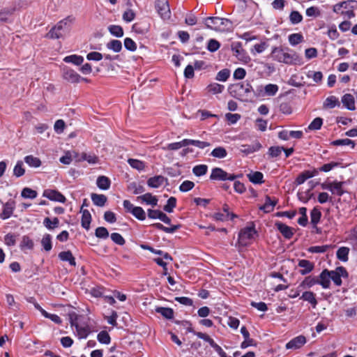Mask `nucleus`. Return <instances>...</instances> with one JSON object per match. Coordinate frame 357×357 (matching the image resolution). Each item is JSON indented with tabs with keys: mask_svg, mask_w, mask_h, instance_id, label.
<instances>
[{
	"mask_svg": "<svg viewBox=\"0 0 357 357\" xmlns=\"http://www.w3.org/2000/svg\"><path fill=\"white\" fill-rule=\"evenodd\" d=\"M63 61L75 66H80L84 62V57L80 55L72 54L65 56Z\"/></svg>",
	"mask_w": 357,
	"mask_h": 357,
	"instance_id": "obj_34",
	"label": "nucleus"
},
{
	"mask_svg": "<svg viewBox=\"0 0 357 357\" xmlns=\"http://www.w3.org/2000/svg\"><path fill=\"white\" fill-rule=\"evenodd\" d=\"M231 50L234 56H236L240 61L247 62L250 58L247 55L245 51L242 48L240 43H237L231 47Z\"/></svg>",
	"mask_w": 357,
	"mask_h": 357,
	"instance_id": "obj_19",
	"label": "nucleus"
},
{
	"mask_svg": "<svg viewBox=\"0 0 357 357\" xmlns=\"http://www.w3.org/2000/svg\"><path fill=\"white\" fill-rule=\"evenodd\" d=\"M82 160L87 161L89 164L94 165L98 162V158L93 153H83Z\"/></svg>",
	"mask_w": 357,
	"mask_h": 357,
	"instance_id": "obj_57",
	"label": "nucleus"
},
{
	"mask_svg": "<svg viewBox=\"0 0 357 357\" xmlns=\"http://www.w3.org/2000/svg\"><path fill=\"white\" fill-rule=\"evenodd\" d=\"M241 333L244 338V341L241 344V349H245L254 344V340L250 338V333L245 326L241 328Z\"/></svg>",
	"mask_w": 357,
	"mask_h": 357,
	"instance_id": "obj_22",
	"label": "nucleus"
},
{
	"mask_svg": "<svg viewBox=\"0 0 357 357\" xmlns=\"http://www.w3.org/2000/svg\"><path fill=\"white\" fill-rule=\"evenodd\" d=\"M167 178L162 175L151 177L147 180V185L151 188H158L162 186Z\"/></svg>",
	"mask_w": 357,
	"mask_h": 357,
	"instance_id": "obj_21",
	"label": "nucleus"
},
{
	"mask_svg": "<svg viewBox=\"0 0 357 357\" xmlns=\"http://www.w3.org/2000/svg\"><path fill=\"white\" fill-rule=\"evenodd\" d=\"M300 299H302L310 303L312 308H315L318 303L315 297V294L310 291L303 292Z\"/></svg>",
	"mask_w": 357,
	"mask_h": 357,
	"instance_id": "obj_27",
	"label": "nucleus"
},
{
	"mask_svg": "<svg viewBox=\"0 0 357 357\" xmlns=\"http://www.w3.org/2000/svg\"><path fill=\"white\" fill-rule=\"evenodd\" d=\"M230 94L241 101L246 102L255 96V91L248 82L231 84L229 87Z\"/></svg>",
	"mask_w": 357,
	"mask_h": 357,
	"instance_id": "obj_2",
	"label": "nucleus"
},
{
	"mask_svg": "<svg viewBox=\"0 0 357 357\" xmlns=\"http://www.w3.org/2000/svg\"><path fill=\"white\" fill-rule=\"evenodd\" d=\"M330 276L331 278V280H332L334 284L339 287L342 285V281L341 278H347L348 277V273L345 268L343 266H339L335 268L334 271H329Z\"/></svg>",
	"mask_w": 357,
	"mask_h": 357,
	"instance_id": "obj_10",
	"label": "nucleus"
},
{
	"mask_svg": "<svg viewBox=\"0 0 357 357\" xmlns=\"http://www.w3.org/2000/svg\"><path fill=\"white\" fill-rule=\"evenodd\" d=\"M257 231L254 225L242 229L238 234V242L243 245H247L254 238Z\"/></svg>",
	"mask_w": 357,
	"mask_h": 357,
	"instance_id": "obj_7",
	"label": "nucleus"
},
{
	"mask_svg": "<svg viewBox=\"0 0 357 357\" xmlns=\"http://www.w3.org/2000/svg\"><path fill=\"white\" fill-rule=\"evenodd\" d=\"M176 206V199L171 197L167 199V204L164 206V211L167 213H172Z\"/></svg>",
	"mask_w": 357,
	"mask_h": 357,
	"instance_id": "obj_60",
	"label": "nucleus"
},
{
	"mask_svg": "<svg viewBox=\"0 0 357 357\" xmlns=\"http://www.w3.org/2000/svg\"><path fill=\"white\" fill-rule=\"evenodd\" d=\"M185 146H187L186 139H184L180 142L168 144L166 149L167 150L176 151Z\"/></svg>",
	"mask_w": 357,
	"mask_h": 357,
	"instance_id": "obj_54",
	"label": "nucleus"
},
{
	"mask_svg": "<svg viewBox=\"0 0 357 357\" xmlns=\"http://www.w3.org/2000/svg\"><path fill=\"white\" fill-rule=\"evenodd\" d=\"M289 20L292 24H297L302 22V15L296 10H293L289 15Z\"/></svg>",
	"mask_w": 357,
	"mask_h": 357,
	"instance_id": "obj_56",
	"label": "nucleus"
},
{
	"mask_svg": "<svg viewBox=\"0 0 357 357\" xmlns=\"http://www.w3.org/2000/svg\"><path fill=\"white\" fill-rule=\"evenodd\" d=\"M96 184L100 189L106 190L110 188L111 181L108 177L100 176L97 178Z\"/></svg>",
	"mask_w": 357,
	"mask_h": 357,
	"instance_id": "obj_35",
	"label": "nucleus"
},
{
	"mask_svg": "<svg viewBox=\"0 0 357 357\" xmlns=\"http://www.w3.org/2000/svg\"><path fill=\"white\" fill-rule=\"evenodd\" d=\"M323 124V119L320 117L315 118L308 126L307 130H317L321 128Z\"/></svg>",
	"mask_w": 357,
	"mask_h": 357,
	"instance_id": "obj_55",
	"label": "nucleus"
},
{
	"mask_svg": "<svg viewBox=\"0 0 357 357\" xmlns=\"http://www.w3.org/2000/svg\"><path fill=\"white\" fill-rule=\"evenodd\" d=\"M319 171L316 169L312 170H305L301 172L296 178L295 183L297 185H301L308 178H312L318 174Z\"/></svg>",
	"mask_w": 357,
	"mask_h": 357,
	"instance_id": "obj_15",
	"label": "nucleus"
},
{
	"mask_svg": "<svg viewBox=\"0 0 357 357\" xmlns=\"http://www.w3.org/2000/svg\"><path fill=\"white\" fill-rule=\"evenodd\" d=\"M278 200H272L269 196H266L265 203L259 207V209L265 213H271L273 211L275 206L277 204Z\"/></svg>",
	"mask_w": 357,
	"mask_h": 357,
	"instance_id": "obj_26",
	"label": "nucleus"
},
{
	"mask_svg": "<svg viewBox=\"0 0 357 357\" xmlns=\"http://www.w3.org/2000/svg\"><path fill=\"white\" fill-rule=\"evenodd\" d=\"M58 257L60 260L63 261H68L70 266H76L75 259L70 250L61 252Z\"/></svg>",
	"mask_w": 357,
	"mask_h": 357,
	"instance_id": "obj_29",
	"label": "nucleus"
},
{
	"mask_svg": "<svg viewBox=\"0 0 357 357\" xmlns=\"http://www.w3.org/2000/svg\"><path fill=\"white\" fill-rule=\"evenodd\" d=\"M241 175H236L234 174L227 173L226 171L220 167H214L211 170L210 179L211 181H235V179Z\"/></svg>",
	"mask_w": 357,
	"mask_h": 357,
	"instance_id": "obj_6",
	"label": "nucleus"
},
{
	"mask_svg": "<svg viewBox=\"0 0 357 357\" xmlns=\"http://www.w3.org/2000/svg\"><path fill=\"white\" fill-rule=\"evenodd\" d=\"M137 200L140 201L142 203H146L148 205H151L152 206H157L158 202L157 197L152 195L149 192L137 197Z\"/></svg>",
	"mask_w": 357,
	"mask_h": 357,
	"instance_id": "obj_20",
	"label": "nucleus"
},
{
	"mask_svg": "<svg viewBox=\"0 0 357 357\" xmlns=\"http://www.w3.org/2000/svg\"><path fill=\"white\" fill-rule=\"evenodd\" d=\"M128 190L132 191L135 195H139L145 191V188L140 184L136 182H131L128 185Z\"/></svg>",
	"mask_w": 357,
	"mask_h": 357,
	"instance_id": "obj_42",
	"label": "nucleus"
},
{
	"mask_svg": "<svg viewBox=\"0 0 357 357\" xmlns=\"http://www.w3.org/2000/svg\"><path fill=\"white\" fill-rule=\"evenodd\" d=\"M349 253V248L341 247L337 251V253H336L337 258L343 262H346L348 261Z\"/></svg>",
	"mask_w": 357,
	"mask_h": 357,
	"instance_id": "obj_41",
	"label": "nucleus"
},
{
	"mask_svg": "<svg viewBox=\"0 0 357 357\" xmlns=\"http://www.w3.org/2000/svg\"><path fill=\"white\" fill-rule=\"evenodd\" d=\"M43 196L53 202L65 203L66 201L65 196L56 190L45 189L43 191Z\"/></svg>",
	"mask_w": 357,
	"mask_h": 357,
	"instance_id": "obj_12",
	"label": "nucleus"
},
{
	"mask_svg": "<svg viewBox=\"0 0 357 357\" xmlns=\"http://www.w3.org/2000/svg\"><path fill=\"white\" fill-rule=\"evenodd\" d=\"M326 35L332 40H335L340 37V33L337 31V27L335 24H331L328 26V29L326 33Z\"/></svg>",
	"mask_w": 357,
	"mask_h": 357,
	"instance_id": "obj_52",
	"label": "nucleus"
},
{
	"mask_svg": "<svg viewBox=\"0 0 357 357\" xmlns=\"http://www.w3.org/2000/svg\"><path fill=\"white\" fill-rule=\"evenodd\" d=\"M95 235L98 238L106 239L109 237V231L104 227H97L95 230Z\"/></svg>",
	"mask_w": 357,
	"mask_h": 357,
	"instance_id": "obj_63",
	"label": "nucleus"
},
{
	"mask_svg": "<svg viewBox=\"0 0 357 357\" xmlns=\"http://www.w3.org/2000/svg\"><path fill=\"white\" fill-rule=\"evenodd\" d=\"M24 162L33 168H38L41 166L42 162L40 158L35 157L32 155H26L24 158Z\"/></svg>",
	"mask_w": 357,
	"mask_h": 357,
	"instance_id": "obj_31",
	"label": "nucleus"
},
{
	"mask_svg": "<svg viewBox=\"0 0 357 357\" xmlns=\"http://www.w3.org/2000/svg\"><path fill=\"white\" fill-rule=\"evenodd\" d=\"M279 90V87L277 84H266L264 88V95L267 96H275Z\"/></svg>",
	"mask_w": 357,
	"mask_h": 357,
	"instance_id": "obj_43",
	"label": "nucleus"
},
{
	"mask_svg": "<svg viewBox=\"0 0 357 357\" xmlns=\"http://www.w3.org/2000/svg\"><path fill=\"white\" fill-rule=\"evenodd\" d=\"M261 148V144L259 142H256L252 144H242L239 147L241 152L245 155H249L259 151Z\"/></svg>",
	"mask_w": 357,
	"mask_h": 357,
	"instance_id": "obj_18",
	"label": "nucleus"
},
{
	"mask_svg": "<svg viewBox=\"0 0 357 357\" xmlns=\"http://www.w3.org/2000/svg\"><path fill=\"white\" fill-rule=\"evenodd\" d=\"M273 60L287 65L303 64L302 57L289 47H275L271 52Z\"/></svg>",
	"mask_w": 357,
	"mask_h": 357,
	"instance_id": "obj_1",
	"label": "nucleus"
},
{
	"mask_svg": "<svg viewBox=\"0 0 357 357\" xmlns=\"http://www.w3.org/2000/svg\"><path fill=\"white\" fill-rule=\"evenodd\" d=\"M345 181H333L321 183V187L323 190H329L333 195L342 197L347 191L344 186Z\"/></svg>",
	"mask_w": 357,
	"mask_h": 357,
	"instance_id": "obj_5",
	"label": "nucleus"
},
{
	"mask_svg": "<svg viewBox=\"0 0 357 357\" xmlns=\"http://www.w3.org/2000/svg\"><path fill=\"white\" fill-rule=\"evenodd\" d=\"M131 214L139 220L143 221L146 219V213L140 206H135Z\"/></svg>",
	"mask_w": 357,
	"mask_h": 357,
	"instance_id": "obj_51",
	"label": "nucleus"
},
{
	"mask_svg": "<svg viewBox=\"0 0 357 357\" xmlns=\"http://www.w3.org/2000/svg\"><path fill=\"white\" fill-rule=\"evenodd\" d=\"M197 337L208 342L210 344V346L211 347H213L214 349V350L218 354L220 357H232V356H227V354L221 348V347L219 346L217 343H215V341L212 338H211L210 336L208 335L207 334H206V333L197 334Z\"/></svg>",
	"mask_w": 357,
	"mask_h": 357,
	"instance_id": "obj_11",
	"label": "nucleus"
},
{
	"mask_svg": "<svg viewBox=\"0 0 357 357\" xmlns=\"http://www.w3.org/2000/svg\"><path fill=\"white\" fill-rule=\"evenodd\" d=\"M329 270L324 269L317 276L318 284L321 285L323 289H329L331 287V278Z\"/></svg>",
	"mask_w": 357,
	"mask_h": 357,
	"instance_id": "obj_16",
	"label": "nucleus"
},
{
	"mask_svg": "<svg viewBox=\"0 0 357 357\" xmlns=\"http://www.w3.org/2000/svg\"><path fill=\"white\" fill-rule=\"evenodd\" d=\"M321 217V213L318 206L314 207V208L310 212V220L311 223L316 226L319 222L320 221Z\"/></svg>",
	"mask_w": 357,
	"mask_h": 357,
	"instance_id": "obj_37",
	"label": "nucleus"
},
{
	"mask_svg": "<svg viewBox=\"0 0 357 357\" xmlns=\"http://www.w3.org/2000/svg\"><path fill=\"white\" fill-rule=\"evenodd\" d=\"M59 224V220L57 218H54L52 220L49 218H45L43 220L44 226L49 230H52L57 227Z\"/></svg>",
	"mask_w": 357,
	"mask_h": 357,
	"instance_id": "obj_44",
	"label": "nucleus"
},
{
	"mask_svg": "<svg viewBox=\"0 0 357 357\" xmlns=\"http://www.w3.org/2000/svg\"><path fill=\"white\" fill-rule=\"evenodd\" d=\"M206 28L216 31H231L233 29L232 22L227 18L208 17L204 19Z\"/></svg>",
	"mask_w": 357,
	"mask_h": 357,
	"instance_id": "obj_3",
	"label": "nucleus"
},
{
	"mask_svg": "<svg viewBox=\"0 0 357 357\" xmlns=\"http://www.w3.org/2000/svg\"><path fill=\"white\" fill-rule=\"evenodd\" d=\"M212 157L222 159L225 158L227 155V150L222 146H218L215 148L210 154Z\"/></svg>",
	"mask_w": 357,
	"mask_h": 357,
	"instance_id": "obj_38",
	"label": "nucleus"
},
{
	"mask_svg": "<svg viewBox=\"0 0 357 357\" xmlns=\"http://www.w3.org/2000/svg\"><path fill=\"white\" fill-rule=\"evenodd\" d=\"M97 339L99 342L105 344H109L111 342V338L109 335L107 331H100L98 335Z\"/></svg>",
	"mask_w": 357,
	"mask_h": 357,
	"instance_id": "obj_58",
	"label": "nucleus"
},
{
	"mask_svg": "<svg viewBox=\"0 0 357 357\" xmlns=\"http://www.w3.org/2000/svg\"><path fill=\"white\" fill-rule=\"evenodd\" d=\"M338 105H339V100L334 96H331L328 97L324 102V107L326 108H330V109L334 108Z\"/></svg>",
	"mask_w": 357,
	"mask_h": 357,
	"instance_id": "obj_50",
	"label": "nucleus"
},
{
	"mask_svg": "<svg viewBox=\"0 0 357 357\" xmlns=\"http://www.w3.org/2000/svg\"><path fill=\"white\" fill-rule=\"evenodd\" d=\"M315 284H318L317 276L309 275L305 278L303 281L301 283L300 287L304 289H309Z\"/></svg>",
	"mask_w": 357,
	"mask_h": 357,
	"instance_id": "obj_33",
	"label": "nucleus"
},
{
	"mask_svg": "<svg viewBox=\"0 0 357 357\" xmlns=\"http://www.w3.org/2000/svg\"><path fill=\"white\" fill-rule=\"evenodd\" d=\"M275 226L277 229L282 234V235L287 239L291 238L294 234V229L292 227L281 222H276L275 223Z\"/></svg>",
	"mask_w": 357,
	"mask_h": 357,
	"instance_id": "obj_14",
	"label": "nucleus"
},
{
	"mask_svg": "<svg viewBox=\"0 0 357 357\" xmlns=\"http://www.w3.org/2000/svg\"><path fill=\"white\" fill-rule=\"evenodd\" d=\"M187 146L193 145L200 149H204L206 147L211 146V144L208 142H204L200 140L186 139Z\"/></svg>",
	"mask_w": 357,
	"mask_h": 357,
	"instance_id": "obj_45",
	"label": "nucleus"
},
{
	"mask_svg": "<svg viewBox=\"0 0 357 357\" xmlns=\"http://www.w3.org/2000/svg\"><path fill=\"white\" fill-rule=\"evenodd\" d=\"M155 311L167 319H172L174 317V310L170 307H156Z\"/></svg>",
	"mask_w": 357,
	"mask_h": 357,
	"instance_id": "obj_30",
	"label": "nucleus"
},
{
	"mask_svg": "<svg viewBox=\"0 0 357 357\" xmlns=\"http://www.w3.org/2000/svg\"><path fill=\"white\" fill-rule=\"evenodd\" d=\"M128 163L134 169L137 170H142L145 167L144 163L139 160L130 158L128 160Z\"/></svg>",
	"mask_w": 357,
	"mask_h": 357,
	"instance_id": "obj_64",
	"label": "nucleus"
},
{
	"mask_svg": "<svg viewBox=\"0 0 357 357\" xmlns=\"http://www.w3.org/2000/svg\"><path fill=\"white\" fill-rule=\"evenodd\" d=\"M25 173V170L23 167V162L22 160H18L13 169V174L16 177H20L23 176Z\"/></svg>",
	"mask_w": 357,
	"mask_h": 357,
	"instance_id": "obj_59",
	"label": "nucleus"
},
{
	"mask_svg": "<svg viewBox=\"0 0 357 357\" xmlns=\"http://www.w3.org/2000/svg\"><path fill=\"white\" fill-rule=\"evenodd\" d=\"M71 20L70 17H66L59 21L54 26L47 34V37L52 39H59L63 38L68 33L70 29Z\"/></svg>",
	"mask_w": 357,
	"mask_h": 357,
	"instance_id": "obj_4",
	"label": "nucleus"
},
{
	"mask_svg": "<svg viewBox=\"0 0 357 357\" xmlns=\"http://www.w3.org/2000/svg\"><path fill=\"white\" fill-rule=\"evenodd\" d=\"M208 171V166L206 165H197L193 167L192 173L196 176H202L205 175Z\"/></svg>",
	"mask_w": 357,
	"mask_h": 357,
	"instance_id": "obj_48",
	"label": "nucleus"
},
{
	"mask_svg": "<svg viewBox=\"0 0 357 357\" xmlns=\"http://www.w3.org/2000/svg\"><path fill=\"white\" fill-rule=\"evenodd\" d=\"M108 31L113 36L116 38H121L123 36V29L119 25H109L108 26Z\"/></svg>",
	"mask_w": 357,
	"mask_h": 357,
	"instance_id": "obj_40",
	"label": "nucleus"
},
{
	"mask_svg": "<svg viewBox=\"0 0 357 357\" xmlns=\"http://www.w3.org/2000/svg\"><path fill=\"white\" fill-rule=\"evenodd\" d=\"M330 248V245H315L311 246L307 249V251L310 253H324L326 252Z\"/></svg>",
	"mask_w": 357,
	"mask_h": 357,
	"instance_id": "obj_62",
	"label": "nucleus"
},
{
	"mask_svg": "<svg viewBox=\"0 0 357 357\" xmlns=\"http://www.w3.org/2000/svg\"><path fill=\"white\" fill-rule=\"evenodd\" d=\"M106 47L107 49L118 53L122 50V43L119 40H112L107 43Z\"/></svg>",
	"mask_w": 357,
	"mask_h": 357,
	"instance_id": "obj_39",
	"label": "nucleus"
},
{
	"mask_svg": "<svg viewBox=\"0 0 357 357\" xmlns=\"http://www.w3.org/2000/svg\"><path fill=\"white\" fill-rule=\"evenodd\" d=\"M298 266L301 268V269L299 271V273L302 275L310 273L314 268V263L307 259H300L298 261Z\"/></svg>",
	"mask_w": 357,
	"mask_h": 357,
	"instance_id": "obj_17",
	"label": "nucleus"
},
{
	"mask_svg": "<svg viewBox=\"0 0 357 357\" xmlns=\"http://www.w3.org/2000/svg\"><path fill=\"white\" fill-rule=\"evenodd\" d=\"M343 105L349 110L354 111L355 109V100L351 94L347 93L342 98Z\"/></svg>",
	"mask_w": 357,
	"mask_h": 357,
	"instance_id": "obj_28",
	"label": "nucleus"
},
{
	"mask_svg": "<svg viewBox=\"0 0 357 357\" xmlns=\"http://www.w3.org/2000/svg\"><path fill=\"white\" fill-rule=\"evenodd\" d=\"M283 150V146H273L268 149L267 154L270 158H278L281 155Z\"/></svg>",
	"mask_w": 357,
	"mask_h": 357,
	"instance_id": "obj_47",
	"label": "nucleus"
},
{
	"mask_svg": "<svg viewBox=\"0 0 357 357\" xmlns=\"http://www.w3.org/2000/svg\"><path fill=\"white\" fill-rule=\"evenodd\" d=\"M249 181L254 184H261L264 183V175L260 172H255L247 175Z\"/></svg>",
	"mask_w": 357,
	"mask_h": 357,
	"instance_id": "obj_32",
	"label": "nucleus"
},
{
	"mask_svg": "<svg viewBox=\"0 0 357 357\" xmlns=\"http://www.w3.org/2000/svg\"><path fill=\"white\" fill-rule=\"evenodd\" d=\"M80 212L82 214L81 220L82 227L85 229L89 230L91 222V213L87 209H82V208H81Z\"/></svg>",
	"mask_w": 357,
	"mask_h": 357,
	"instance_id": "obj_24",
	"label": "nucleus"
},
{
	"mask_svg": "<svg viewBox=\"0 0 357 357\" xmlns=\"http://www.w3.org/2000/svg\"><path fill=\"white\" fill-rule=\"evenodd\" d=\"M288 40L291 45L296 46L303 41V36L301 33H292L289 36Z\"/></svg>",
	"mask_w": 357,
	"mask_h": 357,
	"instance_id": "obj_46",
	"label": "nucleus"
},
{
	"mask_svg": "<svg viewBox=\"0 0 357 357\" xmlns=\"http://www.w3.org/2000/svg\"><path fill=\"white\" fill-rule=\"evenodd\" d=\"M38 195L36 190H32L29 188H24L21 192V196L25 199H35Z\"/></svg>",
	"mask_w": 357,
	"mask_h": 357,
	"instance_id": "obj_53",
	"label": "nucleus"
},
{
	"mask_svg": "<svg viewBox=\"0 0 357 357\" xmlns=\"http://www.w3.org/2000/svg\"><path fill=\"white\" fill-rule=\"evenodd\" d=\"M206 92L210 94L216 95L222 93L225 90V86L216 82L209 84L205 89Z\"/></svg>",
	"mask_w": 357,
	"mask_h": 357,
	"instance_id": "obj_25",
	"label": "nucleus"
},
{
	"mask_svg": "<svg viewBox=\"0 0 357 357\" xmlns=\"http://www.w3.org/2000/svg\"><path fill=\"white\" fill-rule=\"evenodd\" d=\"M15 206L13 202H6L3 207V211L0 214V218L2 220L8 219L13 214Z\"/></svg>",
	"mask_w": 357,
	"mask_h": 357,
	"instance_id": "obj_23",
	"label": "nucleus"
},
{
	"mask_svg": "<svg viewBox=\"0 0 357 357\" xmlns=\"http://www.w3.org/2000/svg\"><path fill=\"white\" fill-rule=\"evenodd\" d=\"M91 200L93 204L102 207L107 202V197L104 195L93 193L91 194Z\"/></svg>",
	"mask_w": 357,
	"mask_h": 357,
	"instance_id": "obj_36",
	"label": "nucleus"
},
{
	"mask_svg": "<svg viewBox=\"0 0 357 357\" xmlns=\"http://www.w3.org/2000/svg\"><path fill=\"white\" fill-rule=\"evenodd\" d=\"M306 342V337L303 335H300L288 342L285 345V348L287 349H298L302 347Z\"/></svg>",
	"mask_w": 357,
	"mask_h": 357,
	"instance_id": "obj_13",
	"label": "nucleus"
},
{
	"mask_svg": "<svg viewBox=\"0 0 357 357\" xmlns=\"http://www.w3.org/2000/svg\"><path fill=\"white\" fill-rule=\"evenodd\" d=\"M63 77L70 83H79L81 81H87V79L82 77L75 70L65 66L62 69Z\"/></svg>",
	"mask_w": 357,
	"mask_h": 357,
	"instance_id": "obj_9",
	"label": "nucleus"
},
{
	"mask_svg": "<svg viewBox=\"0 0 357 357\" xmlns=\"http://www.w3.org/2000/svg\"><path fill=\"white\" fill-rule=\"evenodd\" d=\"M20 248L22 250H31L33 248V242L29 236H24L20 243Z\"/></svg>",
	"mask_w": 357,
	"mask_h": 357,
	"instance_id": "obj_61",
	"label": "nucleus"
},
{
	"mask_svg": "<svg viewBox=\"0 0 357 357\" xmlns=\"http://www.w3.org/2000/svg\"><path fill=\"white\" fill-rule=\"evenodd\" d=\"M229 77L230 70L228 68H224L217 73L215 79L219 82H225L229 79Z\"/></svg>",
	"mask_w": 357,
	"mask_h": 357,
	"instance_id": "obj_49",
	"label": "nucleus"
},
{
	"mask_svg": "<svg viewBox=\"0 0 357 357\" xmlns=\"http://www.w3.org/2000/svg\"><path fill=\"white\" fill-rule=\"evenodd\" d=\"M155 7L161 18L169 19L171 15L168 0H155Z\"/></svg>",
	"mask_w": 357,
	"mask_h": 357,
	"instance_id": "obj_8",
	"label": "nucleus"
}]
</instances>
